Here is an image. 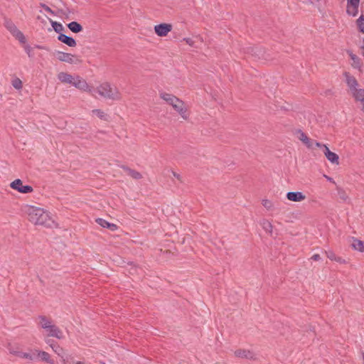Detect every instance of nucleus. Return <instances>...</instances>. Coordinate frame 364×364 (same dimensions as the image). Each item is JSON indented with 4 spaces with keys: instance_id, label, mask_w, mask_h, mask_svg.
I'll return each instance as SVG.
<instances>
[{
    "instance_id": "f257e3e1",
    "label": "nucleus",
    "mask_w": 364,
    "mask_h": 364,
    "mask_svg": "<svg viewBox=\"0 0 364 364\" xmlns=\"http://www.w3.org/2000/svg\"><path fill=\"white\" fill-rule=\"evenodd\" d=\"M27 213L28 220L35 225L52 228L55 224L49 213L43 208L30 206L28 208Z\"/></svg>"
},
{
    "instance_id": "f03ea898",
    "label": "nucleus",
    "mask_w": 364,
    "mask_h": 364,
    "mask_svg": "<svg viewBox=\"0 0 364 364\" xmlns=\"http://www.w3.org/2000/svg\"><path fill=\"white\" fill-rule=\"evenodd\" d=\"M57 77L62 83L70 84L82 91L92 92V89L88 85L87 82L79 75L74 76L65 72H60L58 74Z\"/></svg>"
},
{
    "instance_id": "7ed1b4c3",
    "label": "nucleus",
    "mask_w": 364,
    "mask_h": 364,
    "mask_svg": "<svg viewBox=\"0 0 364 364\" xmlns=\"http://www.w3.org/2000/svg\"><path fill=\"white\" fill-rule=\"evenodd\" d=\"M41 320V326L47 332V336L55 337L58 339L63 338V331L55 325L52 323V321L48 319L44 316H39Z\"/></svg>"
},
{
    "instance_id": "20e7f679",
    "label": "nucleus",
    "mask_w": 364,
    "mask_h": 364,
    "mask_svg": "<svg viewBox=\"0 0 364 364\" xmlns=\"http://www.w3.org/2000/svg\"><path fill=\"white\" fill-rule=\"evenodd\" d=\"M98 94L107 99L119 100L120 98L119 93L116 87L111 85L108 82L102 83L97 88Z\"/></svg>"
},
{
    "instance_id": "39448f33",
    "label": "nucleus",
    "mask_w": 364,
    "mask_h": 364,
    "mask_svg": "<svg viewBox=\"0 0 364 364\" xmlns=\"http://www.w3.org/2000/svg\"><path fill=\"white\" fill-rule=\"evenodd\" d=\"M4 26L6 29L15 37L21 43H26V38L23 33L18 29L16 26L10 20H6Z\"/></svg>"
},
{
    "instance_id": "423d86ee",
    "label": "nucleus",
    "mask_w": 364,
    "mask_h": 364,
    "mask_svg": "<svg viewBox=\"0 0 364 364\" xmlns=\"http://www.w3.org/2000/svg\"><path fill=\"white\" fill-rule=\"evenodd\" d=\"M53 55L61 62L68 63L70 64H77L80 62V60L77 58L74 55L63 51L55 50Z\"/></svg>"
},
{
    "instance_id": "0eeeda50",
    "label": "nucleus",
    "mask_w": 364,
    "mask_h": 364,
    "mask_svg": "<svg viewBox=\"0 0 364 364\" xmlns=\"http://www.w3.org/2000/svg\"><path fill=\"white\" fill-rule=\"evenodd\" d=\"M10 186L21 193H29L33 191V188L28 185L23 186L21 179L14 180L11 183Z\"/></svg>"
},
{
    "instance_id": "6e6552de",
    "label": "nucleus",
    "mask_w": 364,
    "mask_h": 364,
    "mask_svg": "<svg viewBox=\"0 0 364 364\" xmlns=\"http://www.w3.org/2000/svg\"><path fill=\"white\" fill-rule=\"evenodd\" d=\"M171 106L181 116L183 119H188V116L187 114V109L182 100L178 98L177 101L173 102Z\"/></svg>"
},
{
    "instance_id": "1a4fd4ad",
    "label": "nucleus",
    "mask_w": 364,
    "mask_h": 364,
    "mask_svg": "<svg viewBox=\"0 0 364 364\" xmlns=\"http://www.w3.org/2000/svg\"><path fill=\"white\" fill-rule=\"evenodd\" d=\"M347 9L346 12L348 15L352 16H357L358 13V6L360 0H347Z\"/></svg>"
},
{
    "instance_id": "9d476101",
    "label": "nucleus",
    "mask_w": 364,
    "mask_h": 364,
    "mask_svg": "<svg viewBox=\"0 0 364 364\" xmlns=\"http://www.w3.org/2000/svg\"><path fill=\"white\" fill-rule=\"evenodd\" d=\"M172 29V26L168 23H161L155 26L156 33L161 37L166 36Z\"/></svg>"
},
{
    "instance_id": "9b49d317",
    "label": "nucleus",
    "mask_w": 364,
    "mask_h": 364,
    "mask_svg": "<svg viewBox=\"0 0 364 364\" xmlns=\"http://www.w3.org/2000/svg\"><path fill=\"white\" fill-rule=\"evenodd\" d=\"M235 355L241 358H246L248 360H255L256 358L255 354L246 349H238L235 351Z\"/></svg>"
},
{
    "instance_id": "f8f14e48",
    "label": "nucleus",
    "mask_w": 364,
    "mask_h": 364,
    "mask_svg": "<svg viewBox=\"0 0 364 364\" xmlns=\"http://www.w3.org/2000/svg\"><path fill=\"white\" fill-rule=\"evenodd\" d=\"M344 75L346 77V82L348 87L350 89V93L355 90L358 89V81L355 78V77L350 75L348 73H345Z\"/></svg>"
},
{
    "instance_id": "ddd939ff",
    "label": "nucleus",
    "mask_w": 364,
    "mask_h": 364,
    "mask_svg": "<svg viewBox=\"0 0 364 364\" xmlns=\"http://www.w3.org/2000/svg\"><path fill=\"white\" fill-rule=\"evenodd\" d=\"M323 154L330 162L332 164H338L339 157L338 154L331 151L327 146H324Z\"/></svg>"
},
{
    "instance_id": "4468645a",
    "label": "nucleus",
    "mask_w": 364,
    "mask_h": 364,
    "mask_svg": "<svg viewBox=\"0 0 364 364\" xmlns=\"http://www.w3.org/2000/svg\"><path fill=\"white\" fill-rule=\"evenodd\" d=\"M45 342L49 345V346L52 348V350L58 355L60 357H63L64 350L63 348H61L57 343H55L54 341L46 338Z\"/></svg>"
},
{
    "instance_id": "2eb2a0df",
    "label": "nucleus",
    "mask_w": 364,
    "mask_h": 364,
    "mask_svg": "<svg viewBox=\"0 0 364 364\" xmlns=\"http://www.w3.org/2000/svg\"><path fill=\"white\" fill-rule=\"evenodd\" d=\"M287 198L289 200L293 202H300L305 200L306 196L301 193L299 191L296 192H288L287 193Z\"/></svg>"
},
{
    "instance_id": "dca6fc26",
    "label": "nucleus",
    "mask_w": 364,
    "mask_h": 364,
    "mask_svg": "<svg viewBox=\"0 0 364 364\" xmlns=\"http://www.w3.org/2000/svg\"><path fill=\"white\" fill-rule=\"evenodd\" d=\"M58 40L66 44L69 47H75L77 45L76 41L73 38L67 36L63 33H60L58 36Z\"/></svg>"
},
{
    "instance_id": "f3484780",
    "label": "nucleus",
    "mask_w": 364,
    "mask_h": 364,
    "mask_svg": "<svg viewBox=\"0 0 364 364\" xmlns=\"http://www.w3.org/2000/svg\"><path fill=\"white\" fill-rule=\"evenodd\" d=\"M36 352V358H40L43 361H45L50 364H53L54 360L51 359L50 355L46 351H41L38 350H35Z\"/></svg>"
},
{
    "instance_id": "a211bd4d",
    "label": "nucleus",
    "mask_w": 364,
    "mask_h": 364,
    "mask_svg": "<svg viewBox=\"0 0 364 364\" xmlns=\"http://www.w3.org/2000/svg\"><path fill=\"white\" fill-rule=\"evenodd\" d=\"M96 223L102 226V228H108L112 231L116 230L117 229V225L114 223H110L108 221L105 220L102 218H97Z\"/></svg>"
},
{
    "instance_id": "6ab92c4d",
    "label": "nucleus",
    "mask_w": 364,
    "mask_h": 364,
    "mask_svg": "<svg viewBox=\"0 0 364 364\" xmlns=\"http://www.w3.org/2000/svg\"><path fill=\"white\" fill-rule=\"evenodd\" d=\"M120 167L123 170H124L127 173V174L129 176H130L132 178H133L134 179H141L142 178V175L139 172H138L134 169H132L127 166L122 165V166H120Z\"/></svg>"
},
{
    "instance_id": "aec40b11",
    "label": "nucleus",
    "mask_w": 364,
    "mask_h": 364,
    "mask_svg": "<svg viewBox=\"0 0 364 364\" xmlns=\"http://www.w3.org/2000/svg\"><path fill=\"white\" fill-rule=\"evenodd\" d=\"M160 97L170 105L173 104V102H176L178 99V97H175L174 95L166 92L160 93Z\"/></svg>"
},
{
    "instance_id": "412c9836",
    "label": "nucleus",
    "mask_w": 364,
    "mask_h": 364,
    "mask_svg": "<svg viewBox=\"0 0 364 364\" xmlns=\"http://www.w3.org/2000/svg\"><path fill=\"white\" fill-rule=\"evenodd\" d=\"M298 134H299V139L308 147L311 148L312 146L311 140L306 135L304 132L301 130L298 131Z\"/></svg>"
},
{
    "instance_id": "4be33fe9",
    "label": "nucleus",
    "mask_w": 364,
    "mask_h": 364,
    "mask_svg": "<svg viewBox=\"0 0 364 364\" xmlns=\"http://www.w3.org/2000/svg\"><path fill=\"white\" fill-rule=\"evenodd\" d=\"M68 28L73 33H77L82 31V26L77 21H72L68 24Z\"/></svg>"
},
{
    "instance_id": "5701e85b",
    "label": "nucleus",
    "mask_w": 364,
    "mask_h": 364,
    "mask_svg": "<svg viewBox=\"0 0 364 364\" xmlns=\"http://www.w3.org/2000/svg\"><path fill=\"white\" fill-rule=\"evenodd\" d=\"M356 101H364V89L358 88L351 92Z\"/></svg>"
},
{
    "instance_id": "b1692460",
    "label": "nucleus",
    "mask_w": 364,
    "mask_h": 364,
    "mask_svg": "<svg viewBox=\"0 0 364 364\" xmlns=\"http://www.w3.org/2000/svg\"><path fill=\"white\" fill-rule=\"evenodd\" d=\"M349 57L353 61L352 65L355 68H360L361 62L360 58L358 57L356 55L353 54L352 52H348Z\"/></svg>"
},
{
    "instance_id": "393cba45",
    "label": "nucleus",
    "mask_w": 364,
    "mask_h": 364,
    "mask_svg": "<svg viewBox=\"0 0 364 364\" xmlns=\"http://www.w3.org/2000/svg\"><path fill=\"white\" fill-rule=\"evenodd\" d=\"M352 247L354 250L364 252V242L358 239H354L352 243Z\"/></svg>"
},
{
    "instance_id": "a878e982",
    "label": "nucleus",
    "mask_w": 364,
    "mask_h": 364,
    "mask_svg": "<svg viewBox=\"0 0 364 364\" xmlns=\"http://www.w3.org/2000/svg\"><path fill=\"white\" fill-rule=\"evenodd\" d=\"M260 225H262V228L268 233L269 234H272V223L266 220V219H263L261 222H260Z\"/></svg>"
},
{
    "instance_id": "bb28decb",
    "label": "nucleus",
    "mask_w": 364,
    "mask_h": 364,
    "mask_svg": "<svg viewBox=\"0 0 364 364\" xmlns=\"http://www.w3.org/2000/svg\"><path fill=\"white\" fill-rule=\"evenodd\" d=\"M18 357L25 358L29 360H34L36 359V352L35 350H33L32 353H23L21 351L18 353Z\"/></svg>"
},
{
    "instance_id": "cd10ccee",
    "label": "nucleus",
    "mask_w": 364,
    "mask_h": 364,
    "mask_svg": "<svg viewBox=\"0 0 364 364\" xmlns=\"http://www.w3.org/2000/svg\"><path fill=\"white\" fill-rule=\"evenodd\" d=\"M51 25H52V27H53V30L56 33H59V35L61 33V32L64 29L63 26L60 23L52 21H51Z\"/></svg>"
},
{
    "instance_id": "c85d7f7f",
    "label": "nucleus",
    "mask_w": 364,
    "mask_h": 364,
    "mask_svg": "<svg viewBox=\"0 0 364 364\" xmlns=\"http://www.w3.org/2000/svg\"><path fill=\"white\" fill-rule=\"evenodd\" d=\"M92 112L95 114L100 119L107 120L108 116L104 112L100 109H94Z\"/></svg>"
},
{
    "instance_id": "c756f323",
    "label": "nucleus",
    "mask_w": 364,
    "mask_h": 364,
    "mask_svg": "<svg viewBox=\"0 0 364 364\" xmlns=\"http://www.w3.org/2000/svg\"><path fill=\"white\" fill-rule=\"evenodd\" d=\"M359 31L364 33V16L361 15L357 20Z\"/></svg>"
},
{
    "instance_id": "7c9ffc66",
    "label": "nucleus",
    "mask_w": 364,
    "mask_h": 364,
    "mask_svg": "<svg viewBox=\"0 0 364 364\" xmlns=\"http://www.w3.org/2000/svg\"><path fill=\"white\" fill-rule=\"evenodd\" d=\"M12 85L16 89L19 90V89H21L22 87V82H21V80L20 79L16 78L14 80H13Z\"/></svg>"
},
{
    "instance_id": "2f4dec72",
    "label": "nucleus",
    "mask_w": 364,
    "mask_h": 364,
    "mask_svg": "<svg viewBox=\"0 0 364 364\" xmlns=\"http://www.w3.org/2000/svg\"><path fill=\"white\" fill-rule=\"evenodd\" d=\"M262 205L267 210H271L273 206L272 203L267 199L262 200Z\"/></svg>"
},
{
    "instance_id": "473e14b6",
    "label": "nucleus",
    "mask_w": 364,
    "mask_h": 364,
    "mask_svg": "<svg viewBox=\"0 0 364 364\" xmlns=\"http://www.w3.org/2000/svg\"><path fill=\"white\" fill-rule=\"evenodd\" d=\"M24 50L26 51V53L28 54V57H33V54L32 53V48L31 47V46L26 44L24 46Z\"/></svg>"
},
{
    "instance_id": "72a5a7b5",
    "label": "nucleus",
    "mask_w": 364,
    "mask_h": 364,
    "mask_svg": "<svg viewBox=\"0 0 364 364\" xmlns=\"http://www.w3.org/2000/svg\"><path fill=\"white\" fill-rule=\"evenodd\" d=\"M338 196H339V198L343 200V201H346L347 199H348V196L346 195V193L343 191H338Z\"/></svg>"
},
{
    "instance_id": "f704fd0d",
    "label": "nucleus",
    "mask_w": 364,
    "mask_h": 364,
    "mask_svg": "<svg viewBox=\"0 0 364 364\" xmlns=\"http://www.w3.org/2000/svg\"><path fill=\"white\" fill-rule=\"evenodd\" d=\"M41 7L43 8L46 11L50 13V14H54L53 11L46 4H41Z\"/></svg>"
},
{
    "instance_id": "c9c22d12",
    "label": "nucleus",
    "mask_w": 364,
    "mask_h": 364,
    "mask_svg": "<svg viewBox=\"0 0 364 364\" xmlns=\"http://www.w3.org/2000/svg\"><path fill=\"white\" fill-rule=\"evenodd\" d=\"M8 349L11 354H13L16 356H18V353L21 352L17 349H15L14 347H9Z\"/></svg>"
},
{
    "instance_id": "e433bc0d",
    "label": "nucleus",
    "mask_w": 364,
    "mask_h": 364,
    "mask_svg": "<svg viewBox=\"0 0 364 364\" xmlns=\"http://www.w3.org/2000/svg\"><path fill=\"white\" fill-rule=\"evenodd\" d=\"M328 258H329L331 260H336V257L335 254L333 252H326Z\"/></svg>"
},
{
    "instance_id": "4c0bfd02",
    "label": "nucleus",
    "mask_w": 364,
    "mask_h": 364,
    "mask_svg": "<svg viewBox=\"0 0 364 364\" xmlns=\"http://www.w3.org/2000/svg\"><path fill=\"white\" fill-rule=\"evenodd\" d=\"M183 41H186V43L188 44L189 46H193L194 41L191 38H183Z\"/></svg>"
},
{
    "instance_id": "58836bf2",
    "label": "nucleus",
    "mask_w": 364,
    "mask_h": 364,
    "mask_svg": "<svg viewBox=\"0 0 364 364\" xmlns=\"http://www.w3.org/2000/svg\"><path fill=\"white\" fill-rule=\"evenodd\" d=\"M311 259L314 260V261H318L321 259V257L318 254H314L311 257Z\"/></svg>"
},
{
    "instance_id": "ea45409f",
    "label": "nucleus",
    "mask_w": 364,
    "mask_h": 364,
    "mask_svg": "<svg viewBox=\"0 0 364 364\" xmlns=\"http://www.w3.org/2000/svg\"><path fill=\"white\" fill-rule=\"evenodd\" d=\"M315 145L317 146V147H319V148H321L323 147L324 149V146H326V144H321L320 142H317V141H315Z\"/></svg>"
},
{
    "instance_id": "a19ab883",
    "label": "nucleus",
    "mask_w": 364,
    "mask_h": 364,
    "mask_svg": "<svg viewBox=\"0 0 364 364\" xmlns=\"http://www.w3.org/2000/svg\"><path fill=\"white\" fill-rule=\"evenodd\" d=\"M309 1H311V3L314 4V3L318 2L319 0H309Z\"/></svg>"
},
{
    "instance_id": "79ce46f5",
    "label": "nucleus",
    "mask_w": 364,
    "mask_h": 364,
    "mask_svg": "<svg viewBox=\"0 0 364 364\" xmlns=\"http://www.w3.org/2000/svg\"><path fill=\"white\" fill-rule=\"evenodd\" d=\"M336 261H338L339 262H343V260H342V259L341 257H339L338 259L336 258Z\"/></svg>"
},
{
    "instance_id": "37998d69",
    "label": "nucleus",
    "mask_w": 364,
    "mask_h": 364,
    "mask_svg": "<svg viewBox=\"0 0 364 364\" xmlns=\"http://www.w3.org/2000/svg\"><path fill=\"white\" fill-rule=\"evenodd\" d=\"M325 177L328 179V181H332V178H330V177H328V176H325Z\"/></svg>"
},
{
    "instance_id": "c03bdc74",
    "label": "nucleus",
    "mask_w": 364,
    "mask_h": 364,
    "mask_svg": "<svg viewBox=\"0 0 364 364\" xmlns=\"http://www.w3.org/2000/svg\"><path fill=\"white\" fill-rule=\"evenodd\" d=\"M38 48H40V49H46L45 47H43V46H37Z\"/></svg>"
},
{
    "instance_id": "a18cd8bd",
    "label": "nucleus",
    "mask_w": 364,
    "mask_h": 364,
    "mask_svg": "<svg viewBox=\"0 0 364 364\" xmlns=\"http://www.w3.org/2000/svg\"><path fill=\"white\" fill-rule=\"evenodd\" d=\"M360 102L362 103V105H363V108H362V109H363V111L364 112V100H363V101H362V102Z\"/></svg>"
},
{
    "instance_id": "49530a36",
    "label": "nucleus",
    "mask_w": 364,
    "mask_h": 364,
    "mask_svg": "<svg viewBox=\"0 0 364 364\" xmlns=\"http://www.w3.org/2000/svg\"><path fill=\"white\" fill-rule=\"evenodd\" d=\"M76 364H85V363L82 361H78L76 363Z\"/></svg>"
}]
</instances>
